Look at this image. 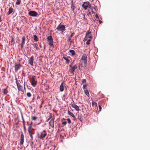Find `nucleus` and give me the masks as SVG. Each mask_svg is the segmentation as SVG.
<instances>
[{
  "instance_id": "46",
  "label": "nucleus",
  "mask_w": 150,
  "mask_h": 150,
  "mask_svg": "<svg viewBox=\"0 0 150 150\" xmlns=\"http://www.w3.org/2000/svg\"><path fill=\"white\" fill-rule=\"evenodd\" d=\"M95 16L97 18H98L99 17L98 16V15L97 14H96L95 15Z\"/></svg>"
},
{
  "instance_id": "23",
  "label": "nucleus",
  "mask_w": 150,
  "mask_h": 150,
  "mask_svg": "<svg viewBox=\"0 0 150 150\" xmlns=\"http://www.w3.org/2000/svg\"><path fill=\"white\" fill-rule=\"evenodd\" d=\"M33 37H34L33 39L36 42L38 41L39 39L36 35H34Z\"/></svg>"
},
{
  "instance_id": "41",
  "label": "nucleus",
  "mask_w": 150,
  "mask_h": 150,
  "mask_svg": "<svg viewBox=\"0 0 150 150\" xmlns=\"http://www.w3.org/2000/svg\"><path fill=\"white\" fill-rule=\"evenodd\" d=\"M14 38L13 37H12L11 40V45H12L13 44V42H14Z\"/></svg>"
},
{
  "instance_id": "26",
  "label": "nucleus",
  "mask_w": 150,
  "mask_h": 150,
  "mask_svg": "<svg viewBox=\"0 0 150 150\" xmlns=\"http://www.w3.org/2000/svg\"><path fill=\"white\" fill-rule=\"evenodd\" d=\"M83 64H80L79 65V70H81V68H83L84 67H84V64L83 63Z\"/></svg>"
},
{
  "instance_id": "25",
  "label": "nucleus",
  "mask_w": 150,
  "mask_h": 150,
  "mask_svg": "<svg viewBox=\"0 0 150 150\" xmlns=\"http://www.w3.org/2000/svg\"><path fill=\"white\" fill-rule=\"evenodd\" d=\"M69 52L71 53L72 55L73 56L75 54V51L73 50H70L69 51Z\"/></svg>"
},
{
  "instance_id": "52",
  "label": "nucleus",
  "mask_w": 150,
  "mask_h": 150,
  "mask_svg": "<svg viewBox=\"0 0 150 150\" xmlns=\"http://www.w3.org/2000/svg\"><path fill=\"white\" fill-rule=\"evenodd\" d=\"M32 123H33L32 122H31V123H30V126H31V127H32Z\"/></svg>"
},
{
  "instance_id": "38",
  "label": "nucleus",
  "mask_w": 150,
  "mask_h": 150,
  "mask_svg": "<svg viewBox=\"0 0 150 150\" xmlns=\"http://www.w3.org/2000/svg\"><path fill=\"white\" fill-rule=\"evenodd\" d=\"M67 120L68 123L70 124L71 123V121L70 119L68 118L67 119Z\"/></svg>"
},
{
  "instance_id": "32",
  "label": "nucleus",
  "mask_w": 150,
  "mask_h": 150,
  "mask_svg": "<svg viewBox=\"0 0 150 150\" xmlns=\"http://www.w3.org/2000/svg\"><path fill=\"white\" fill-rule=\"evenodd\" d=\"M27 96L29 97H30L31 96V94L29 92H28L27 93Z\"/></svg>"
},
{
  "instance_id": "57",
  "label": "nucleus",
  "mask_w": 150,
  "mask_h": 150,
  "mask_svg": "<svg viewBox=\"0 0 150 150\" xmlns=\"http://www.w3.org/2000/svg\"><path fill=\"white\" fill-rule=\"evenodd\" d=\"M88 14L91 15V13L90 12H89V13H88Z\"/></svg>"
},
{
  "instance_id": "36",
  "label": "nucleus",
  "mask_w": 150,
  "mask_h": 150,
  "mask_svg": "<svg viewBox=\"0 0 150 150\" xmlns=\"http://www.w3.org/2000/svg\"><path fill=\"white\" fill-rule=\"evenodd\" d=\"M87 85L85 84L83 86V88L84 90H85V89L86 88Z\"/></svg>"
},
{
  "instance_id": "53",
  "label": "nucleus",
  "mask_w": 150,
  "mask_h": 150,
  "mask_svg": "<svg viewBox=\"0 0 150 150\" xmlns=\"http://www.w3.org/2000/svg\"><path fill=\"white\" fill-rule=\"evenodd\" d=\"M42 104H41V105L40 106V108H41L42 107Z\"/></svg>"
},
{
  "instance_id": "22",
  "label": "nucleus",
  "mask_w": 150,
  "mask_h": 150,
  "mask_svg": "<svg viewBox=\"0 0 150 150\" xmlns=\"http://www.w3.org/2000/svg\"><path fill=\"white\" fill-rule=\"evenodd\" d=\"M13 11V8L11 7H10L9 8V10L8 11V14L9 15L10 14H11V13H12Z\"/></svg>"
},
{
  "instance_id": "35",
  "label": "nucleus",
  "mask_w": 150,
  "mask_h": 150,
  "mask_svg": "<svg viewBox=\"0 0 150 150\" xmlns=\"http://www.w3.org/2000/svg\"><path fill=\"white\" fill-rule=\"evenodd\" d=\"M92 104L93 106L94 105H96V106H97V103L95 102H93L92 103Z\"/></svg>"
},
{
  "instance_id": "43",
  "label": "nucleus",
  "mask_w": 150,
  "mask_h": 150,
  "mask_svg": "<svg viewBox=\"0 0 150 150\" xmlns=\"http://www.w3.org/2000/svg\"><path fill=\"white\" fill-rule=\"evenodd\" d=\"M98 107H99V110L100 111H101V106L100 105H98Z\"/></svg>"
},
{
  "instance_id": "24",
  "label": "nucleus",
  "mask_w": 150,
  "mask_h": 150,
  "mask_svg": "<svg viewBox=\"0 0 150 150\" xmlns=\"http://www.w3.org/2000/svg\"><path fill=\"white\" fill-rule=\"evenodd\" d=\"M25 37H23L22 38V41L21 44L24 45L25 43Z\"/></svg>"
},
{
  "instance_id": "27",
  "label": "nucleus",
  "mask_w": 150,
  "mask_h": 150,
  "mask_svg": "<svg viewBox=\"0 0 150 150\" xmlns=\"http://www.w3.org/2000/svg\"><path fill=\"white\" fill-rule=\"evenodd\" d=\"M8 91L7 90V88L4 89V94L6 95L8 93Z\"/></svg>"
},
{
  "instance_id": "59",
  "label": "nucleus",
  "mask_w": 150,
  "mask_h": 150,
  "mask_svg": "<svg viewBox=\"0 0 150 150\" xmlns=\"http://www.w3.org/2000/svg\"><path fill=\"white\" fill-rule=\"evenodd\" d=\"M44 102V101H43L42 102V103H41V104H42H42Z\"/></svg>"
},
{
  "instance_id": "51",
  "label": "nucleus",
  "mask_w": 150,
  "mask_h": 150,
  "mask_svg": "<svg viewBox=\"0 0 150 150\" xmlns=\"http://www.w3.org/2000/svg\"><path fill=\"white\" fill-rule=\"evenodd\" d=\"M51 117H52V116H51V117H50L49 119H48L47 120V121H49V120H50L51 118Z\"/></svg>"
},
{
  "instance_id": "20",
  "label": "nucleus",
  "mask_w": 150,
  "mask_h": 150,
  "mask_svg": "<svg viewBox=\"0 0 150 150\" xmlns=\"http://www.w3.org/2000/svg\"><path fill=\"white\" fill-rule=\"evenodd\" d=\"M33 45L34 48H35L37 50H39V48L38 47V45L37 43H34Z\"/></svg>"
},
{
  "instance_id": "2",
  "label": "nucleus",
  "mask_w": 150,
  "mask_h": 150,
  "mask_svg": "<svg viewBox=\"0 0 150 150\" xmlns=\"http://www.w3.org/2000/svg\"><path fill=\"white\" fill-rule=\"evenodd\" d=\"M72 64H71L69 65V66L70 69L69 71L71 74L74 75V71L77 68V66L76 64L75 65L73 66H72Z\"/></svg>"
},
{
  "instance_id": "39",
  "label": "nucleus",
  "mask_w": 150,
  "mask_h": 150,
  "mask_svg": "<svg viewBox=\"0 0 150 150\" xmlns=\"http://www.w3.org/2000/svg\"><path fill=\"white\" fill-rule=\"evenodd\" d=\"M94 9V10L96 11H97L98 8L97 6H95L93 7V9Z\"/></svg>"
},
{
  "instance_id": "34",
  "label": "nucleus",
  "mask_w": 150,
  "mask_h": 150,
  "mask_svg": "<svg viewBox=\"0 0 150 150\" xmlns=\"http://www.w3.org/2000/svg\"><path fill=\"white\" fill-rule=\"evenodd\" d=\"M88 7L91 9V10L93 9V6H92L90 4H89V6H88Z\"/></svg>"
},
{
  "instance_id": "15",
  "label": "nucleus",
  "mask_w": 150,
  "mask_h": 150,
  "mask_svg": "<svg viewBox=\"0 0 150 150\" xmlns=\"http://www.w3.org/2000/svg\"><path fill=\"white\" fill-rule=\"evenodd\" d=\"M71 106L77 111H78L79 110V107L77 105L74 103H73L71 105Z\"/></svg>"
},
{
  "instance_id": "19",
  "label": "nucleus",
  "mask_w": 150,
  "mask_h": 150,
  "mask_svg": "<svg viewBox=\"0 0 150 150\" xmlns=\"http://www.w3.org/2000/svg\"><path fill=\"white\" fill-rule=\"evenodd\" d=\"M59 89L60 91L62 92L64 90V87L63 86V82H62L59 87Z\"/></svg>"
},
{
  "instance_id": "12",
  "label": "nucleus",
  "mask_w": 150,
  "mask_h": 150,
  "mask_svg": "<svg viewBox=\"0 0 150 150\" xmlns=\"http://www.w3.org/2000/svg\"><path fill=\"white\" fill-rule=\"evenodd\" d=\"M34 56H32L30 57L28 60V63L31 65L33 66V65Z\"/></svg>"
},
{
  "instance_id": "40",
  "label": "nucleus",
  "mask_w": 150,
  "mask_h": 150,
  "mask_svg": "<svg viewBox=\"0 0 150 150\" xmlns=\"http://www.w3.org/2000/svg\"><path fill=\"white\" fill-rule=\"evenodd\" d=\"M91 33L90 30H88L86 33V34L91 35Z\"/></svg>"
},
{
  "instance_id": "54",
  "label": "nucleus",
  "mask_w": 150,
  "mask_h": 150,
  "mask_svg": "<svg viewBox=\"0 0 150 150\" xmlns=\"http://www.w3.org/2000/svg\"><path fill=\"white\" fill-rule=\"evenodd\" d=\"M22 119L23 121V120H24L23 117V116L22 117Z\"/></svg>"
},
{
  "instance_id": "45",
  "label": "nucleus",
  "mask_w": 150,
  "mask_h": 150,
  "mask_svg": "<svg viewBox=\"0 0 150 150\" xmlns=\"http://www.w3.org/2000/svg\"><path fill=\"white\" fill-rule=\"evenodd\" d=\"M74 5V4L73 3V0H72L71 2V5Z\"/></svg>"
},
{
  "instance_id": "1",
  "label": "nucleus",
  "mask_w": 150,
  "mask_h": 150,
  "mask_svg": "<svg viewBox=\"0 0 150 150\" xmlns=\"http://www.w3.org/2000/svg\"><path fill=\"white\" fill-rule=\"evenodd\" d=\"M28 131L31 138V139H30V140L32 141L33 139V135L35 134L34 129L32 128V127L29 126L28 129Z\"/></svg>"
},
{
  "instance_id": "5",
  "label": "nucleus",
  "mask_w": 150,
  "mask_h": 150,
  "mask_svg": "<svg viewBox=\"0 0 150 150\" xmlns=\"http://www.w3.org/2000/svg\"><path fill=\"white\" fill-rule=\"evenodd\" d=\"M47 133L45 130H44L40 132V134L39 136V137L40 139L44 138L47 135Z\"/></svg>"
},
{
  "instance_id": "58",
  "label": "nucleus",
  "mask_w": 150,
  "mask_h": 150,
  "mask_svg": "<svg viewBox=\"0 0 150 150\" xmlns=\"http://www.w3.org/2000/svg\"><path fill=\"white\" fill-rule=\"evenodd\" d=\"M1 16H0V22H1Z\"/></svg>"
},
{
  "instance_id": "28",
  "label": "nucleus",
  "mask_w": 150,
  "mask_h": 150,
  "mask_svg": "<svg viewBox=\"0 0 150 150\" xmlns=\"http://www.w3.org/2000/svg\"><path fill=\"white\" fill-rule=\"evenodd\" d=\"M84 92L87 96H88L89 93L87 89L84 90Z\"/></svg>"
},
{
  "instance_id": "44",
  "label": "nucleus",
  "mask_w": 150,
  "mask_h": 150,
  "mask_svg": "<svg viewBox=\"0 0 150 150\" xmlns=\"http://www.w3.org/2000/svg\"><path fill=\"white\" fill-rule=\"evenodd\" d=\"M25 82L24 81V89L25 90Z\"/></svg>"
},
{
  "instance_id": "8",
  "label": "nucleus",
  "mask_w": 150,
  "mask_h": 150,
  "mask_svg": "<svg viewBox=\"0 0 150 150\" xmlns=\"http://www.w3.org/2000/svg\"><path fill=\"white\" fill-rule=\"evenodd\" d=\"M28 14L31 16L35 17L37 16L38 15V13L36 11H30L29 12Z\"/></svg>"
},
{
  "instance_id": "9",
  "label": "nucleus",
  "mask_w": 150,
  "mask_h": 150,
  "mask_svg": "<svg viewBox=\"0 0 150 150\" xmlns=\"http://www.w3.org/2000/svg\"><path fill=\"white\" fill-rule=\"evenodd\" d=\"M22 65L20 64L15 63L14 64L15 70L17 72L21 67Z\"/></svg>"
},
{
  "instance_id": "7",
  "label": "nucleus",
  "mask_w": 150,
  "mask_h": 150,
  "mask_svg": "<svg viewBox=\"0 0 150 150\" xmlns=\"http://www.w3.org/2000/svg\"><path fill=\"white\" fill-rule=\"evenodd\" d=\"M65 28L64 25L59 24L57 27L56 29L59 31H63L65 30Z\"/></svg>"
},
{
  "instance_id": "37",
  "label": "nucleus",
  "mask_w": 150,
  "mask_h": 150,
  "mask_svg": "<svg viewBox=\"0 0 150 150\" xmlns=\"http://www.w3.org/2000/svg\"><path fill=\"white\" fill-rule=\"evenodd\" d=\"M86 82V79H82L81 81V82L83 83H85Z\"/></svg>"
},
{
  "instance_id": "18",
  "label": "nucleus",
  "mask_w": 150,
  "mask_h": 150,
  "mask_svg": "<svg viewBox=\"0 0 150 150\" xmlns=\"http://www.w3.org/2000/svg\"><path fill=\"white\" fill-rule=\"evenodd\" d=\"M70 57H64L63 58L66 61V63L68 64L70 62V60L69 59L70 58Z\"/></svg>"
},
{
  "instance_id": "6",
  "label": "nucleus",
  "mask_w": 150,
  "mask_h": 150,
  "mask_svg": "<svg viewBox=\"0 0 150 150\" xmlns=\"http://www.w3.org/2000/svg\"><path fill=\"white\" fill-rule=\"evenodd\" d=\"M87 56L86 54H83L81 60L83 61V63L84 67H86L87 64Z\"/></svg>"
},
{
  "instance_id": "21",
  "label": "nucleus",
  "mask_w": 150,
  "mask_h": 150,
  "mask_svg": "<svg viewBox=\"0 0 150 150\" xmlns=\"http://www.w3.org/2000/svg\"><path fill=\"white\" fill-rule=\"evenodd\" d=\"M68 113L69 115L71 116L74 118H75V117L74 115L70 111L68 110Z\"/></svg>"
},
{
  "instance_id": "17",
  "label": "nucleus",
  "mask_w": 150,
  "mask_h": 150,
  "mask_svg": "<svg viewBox=\"0 0 150 150\" xmlns=\"http://www.w3.org/2000/svg\"><path fill=\"white\" fill-rule=\"evenodd\" d=\"M74 34V33H72L71 34V35L70 36H69V37H68V39L67 40V42H72V41H71V38L73 36Z\"/></svg>"
},
{
  "instance_id": "3",
  "label": "nucleus",
  "mask_w": 150,
  "mask_h": 150,
  "mask_svg": "<svg viewBox=\"0 0 150 150\" xmlns=\"http://www.w3.org/2000/svg\"><path fill=\"white\" fill-rule=\"evenodd\" d=\"M47 41L49 42V44L51 47L53 46V40L52 36L51 35L48 36L47 38Z\"/></svg>"
},
{
  "instance_id": "30",
  "label": "nucleus",
  "mask_w": 150,
  "mask_h": 150,
  "mask_svg": "<svg viewBox=\"0 0 150 150\" xmlns=\"http://www.w3.org/2000/svg\"><path fill=\"white\" fill-rule=\"evenodd\" d=\"M90 39H89V40H85V41H87L86 43L87 45H88L90 44V41H91Z\"/></svg>"
},
{
  "instance_id": "16",
  "label": "nucleus",
  "mask_w": 150,
  "mask_h": 150,
  "mask_svg": "<svg viewBox=\"0 0 150 150\" xmlns=\"http://www.w3.org/2000/svg\"><path fill=\"white\" fill-rule=\"evenodd\" d=\"M92 38V37L91 35L86 34V36L84 39V40H89V39H91Z\"/></svg>"
},
{
  "instance_id": "33",
  "label": "nucleus",
  "mask_w": 150,
  "mask_h": 150,
  "mask_svg": "<svg viewBox=\"0 0 150 150\" xmlns=\"http://www.w3.org/2000/svg\"><path fill=\"white\" fill-rule=\"evenodd\" d=\"M71 8L72 9L73 11H74L75 9V6L74 4L71 5Z\"/></svg>"
},
{
  "instance_id": "50",
  "label": "nucleus",
  "mask_w": 150,
  "mask_h": 150,
  "mask_svg": "<svg viewBox=\"0 0 150 150\" xmlns=\"http://www.w3.org/2000/svg\"><path fill=\"white\" fill-rule=\"evenodd\" d=\"M23 45L21 44V47L22 49L23 48Z\"/></svg>"
},
{
  "instance_id": "56",
  "label": "nucleus",
  "mask_w": 150,
  "mask_h": 150,
  "mask_svg": "<svg viewBox=\"0 0 150 150\" xmlns=\"http://www.w3.org/2000/svg\"><path fill=\"white\" fill-rule=\"evenodd\" d=\"M84 16V19H85V15L84 14H83Z\"/></svg>"
},
{
  "instance_id": "48",
  "label": "nucleus",
  "mask_w": 150,
  "mask_h": 150,
  "mask_svg": "<svg viewBox=\"0 0 150 150\" xmlns=\"http://www.w3.org/2000/svg\"><path fill=\"white\" fill-rule=\"evenodd\" d=\"M25 120H23V125H25Z\"/></svg>"
},
{
  "instance_id": "14",
  "label": "nucleus",
  "mask_w": 150,
  "mask_h": 150,
  "mask_svg": "<svg viewBox=\"0 0 150 150\" xmlns=\"http://www.w3.org/2000/svg\"><path fill=\"white\" fill-rule=\"evenodd\" d=\"M35 76H34L32 78V82H31V85L33 86H35L37 83V81L35 80V79L34 77Z\"/></svg>"
},
{
  "instance_id": "49",
  "label": "nucleus",
  "mask_w": 150,
  "mask_h": 150,
  "mask_svg": "<svg viewBox=\"0 0 150 150\" xmlns=\"http://www.w3.org/2000/svg\"><path fill=\"white\" fill-rule=\"evenodd\" d=\"M91 11H92V13L93 14V13H95L94 12L93 10V9H92L91 10Z\"/></svg>"
},
{
  "instance_id": "42",
  "label": "nucleus",
  "mask_w": 150,
  "mask_h": 150,
  "mask_svg": "<svg viewBox=\"0 0 150 150\" xmlns=\"http://www.w3.org/2000/svg\"><path fill=\"white\" fill-rule=\"evenodd\" d=\"M67 123V122L66 121H64L62 122V124L64 125H66Z\"/></svg>"
},
{
  "instance_id": "47",
  "label": "nucleus",
  "mask_w": 150,
  "mask_h": 150,
  "mask_svg": "<svg viewBox=\"0 0 150 150\" xmlns=\"http://www.w3.org/2000/svg\"><path fill=\"white\" fill-rule=\"evenodd\" d=\"M23 127H24V129L25 130L26 127H25V125H23Z\"/></svg>"
},
{
  "instance_id": "31",
  "label": "nucleus",
  "mask_w": 150,
  "mask_h": 150,
  "mask_svg": "<svg viewBox=\"0 0 150 150\" xmlns=\"http://www.w3.org/2000/svg\"><path fill=\"white\" fill-rule=\"evenodd\" d=\"M21 3V0H17L16 2V4L18 5H19Z\"/></svg>"
},
{
  "instance_id": "13",
  "label": "nucleus",
  "mask_w": 150,
  "mask_h": 150,
  "mask_svg": "<svg viewBox=\"0 0 150 150\" xmlns=\"http://www.w3.org/2000/svg\"><path fill=\"white\" fill-rule=\"evenodd\" d=\"M54 117H52L49 122L50 126L53 128H54Z\"/></svg>"
},
{
  "instance_id": "55",
  "label": "nucleus",
  "mask_w": 150,
  "mask_h": 150,
  "mask_svg": "<svg viewBox=\"0 0 150 150\" xmlns=\"http://www.w3.org/2000/svg\"><path fill=\"white\" fill-rule=\"evenodd\" d=\"M37 98L38 99H40V98L39 96H38L37 97Z\"/></svg>"
},
{
  "instance_id": "29",
  "label": "nucleus",
  "mask_w": 150,
  "mask_h": 150,
  "mask_svg": "<svg viewBox=\"0 0 150 150\" xmlns=\"http://www.w3.org/2000/svg\"><path fill=\"white\" fill-rule=\"evenodd\" d=\"M37 119V117L36 116H33L32 117V120L34 121L36 120Z\"/></svg>"
},
{
  "instance_id": "4",
  "label": "nucleus",
  "mask_w": 150,
  "mask_h": 150,
  "mask_svg": "<svg viewBox=\"0 0 150 150\" xmlns=\"http://www.w3.org/2000/svg\"><path fill=\"white\" fill-rule=\"evenodd\" d=\"M16 83L17 85V88L19 91H21L22 92H23V87L19 83L18 81L17 80L16 78Z\"/></svg>"
},
{
  "instance_id": "10",
  "label": "nucleus",
  "mask_w": 150,
  "mask_h": 150,
  "mask_svg": "<svg viewBox=\"0 0 150 150\" xmlns=\"http://www.w3.org/2000/svg\"><path fill=\"white\" fill-rule=\"evenodd\" d=\"M24 142V136L23 133L22 132L21 135L20 137V145H23Z\"/></svg>"
},
{
  "instance_id": "11",
  "label": "nucleus",
  "mask_w": 150,
  "mask_h": 150,
  "mask_svg": "<svg viewBox=\"0 0 150 150\" xmlns=\"http://www.w3.org/2000/svg\"><path fill=\"white\" fill-rule=\"evenodd\" d=\"M90 4V3L88 2H84L83 4L82 5V7L85 9V10H86L88 6H89V4Z\"/></svg>"
},
{
  "instance_id": "60",
  "label": "nucleus",
  "mask_w": 150,
  "mask_h": 150,
  "mask_svg": "<svg viewBox=\"0 0 150 150\" xmlns=\"http://www.w3.org/2000/svg\"><path fill=\"white\" fill-rule=\"evenodd\" d=\"M27 123L28 124V122H27Z\"/></svg>"
}]
</instances>
